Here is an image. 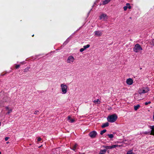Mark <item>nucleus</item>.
<instances>
[{
  "mask_svg": "<svg viewBox=\"0 0 154 154\" xmlns=\"http://www.w3.org/2000/svg\"><path fill=\"white\" fill-rule=\"evenodd\" d=\"M97 135V132L94 131H91L89 134V136L91 138H94Z\"/></svg>",
  "mask_w": 154,
  "mask_h": 154,
  "instance_id": "nucleus-4",
  "label": "nucleus"
},
{
  "mask_svg": "<svg viewBox=\"0 0 154 154\" xmlns=\"http://www.w3.org/2000/svg\"><path fill=\"white\" fill-rule=\"evenodd\" d=\"M84 50H85L84 48H81L80 49V52H83Z\"/></svg>",
  "mask_w": 154,
  "mask_h": 154,
  "instance_id": "nucleus-30",
  "label": "nucleus"
},
{
  "mask_svg": "<svg viewBox=\"0 0 154 154\" xmlns=\"http://www.w3.org/2000/svg\"><path fill=\"white\" fill-rule=\"evenodd\" d=\"M9 137H6L5 138V140L6 141H7L9 139Z\"/></svg>",
  "mask_w": 154,
  "mask_h": 154,
  "instance_id": "nucleus-29",
  "label": "nucleus"
},
{
  "mask_svg": "<svg viewBox=\"0 0 154 154\" xmlns=\"http://www.w3.org/2000/svg\"><path fill=\"white\" fill-rule=\"evenodd\" d=\"M34 36V35H32V37H33V36Z\"/></svg>",
  "mask_w": 154,
  "mask_h": 154,
  "instance_id": "nucleus-37",
  "label": "nucleus"
},
{
  "mask_svg": "<svg viewBox=\"0 0 154 154\" xmlns=\"http://www.w3.org/2000/svg\"><path fill=\"white\" fill-rule=\"evenodd\" d=\"M67 120L69 121L70 123H73L75 121V119H72L70 116H68L67 117Z\"/></svg>",
  "mask_w": 154,
  "mask_h": 154,
  "instance_id": "nucleus-9",
  "label": "nucleus"
},
{
  "mask_svg": "<svg viewBox=\"0 0 154 154\" xmlns=\"http://www.w3.org/2000/svg\"><path fill=\"white\" fill-rule=\"evenodd\" d=\"M153 119L154 121V113H153Z\"/></svg>",
  "mask_w": 154,
  "mask_h": 154,
  "instance_id": "nucleus-36",
  "label": "nucleus"
},
{
  "mask_svg": "<svg viewBox=\"0 0 154 154\" xmlns=\"http://www.w3.org/2000/svg\"><path fill=\"white\" fill-rule=\"evenodd\" d=\"M1 123L0 122V126H1Z\"/></svg>",
  "mask_w": 154,
  "mask_h": 154,
  "instance_id": "nucleus-39",
  "label": "nucleus"
},
{
  "mask_svg": "<svg viewBox=\"0 0 154 154\" xmlns=\"http://www.w3.org/2000/svg\"><path fill=\"white\" fill-rule=\"evenodd\" d=\"M133 50L135 52L138 53L141 52L143 49L139 44H137L135 45Z\"/></svg>",
  "mask_w": 154,
  "mask_h": 154,
  "instance_id": "nucleus-2",
  "label": "nucleus"
},
{
  "mask_svg": "<svg viewBox=\"0 0 154 154\" xmlns=\"http://www.w3.org/2000/svg\"><path fill=\"white\" fill-rule=\"evenodd\" d=\"M140 69H142V68H140Z\"/></svg>",
  "mask_w": 154,
  "mask_h": 154,
  "instance_id": "nucleus-41",
  "label": "nucleus"
},
{
  "mask_svg": "<svg viewBox=\"0 0 154 154\" xmlns=\"http://www.w3.org/2000/svg\"><path fill=\"white\" fill-rule=\"evenodd\" d=\"M90 45L89 44H88L86 45H85L83 46V48L85 50L87 48H89Z\"/></svg>",
  "mask_w": 154,
  "mask_h": 154,
  "instance_id": "nucleus-19",
  "label": "nucleus"
},
{
  "mask_svg": "<svg viewBox=\"0 0 154 154\" xmlns=\"http://www.w3.org/2000/svg\"><path fill=\"white\" fill-rule=\"evenodd\" d=\"M148 103L147 102H146L145 103V104L146 105H147L148 104Z\"/></svg>",
  "mask_w": 154,
  "mask_h": 154,
  "instance_id": "nucleus-34",
  "label": "nucleus"
},
{
  "mask_svg": "<svg viewBox=\"0 0 154 154\" xmlns=\"http://www.w3.org/2000/svg\"><path fill=\"white\" fill-rule=\"evenodd\" d=\"M106 129H104L103 130L101 131L100 132V134L101 135H103L104 133L106 132Z\"/></svg>",
  "mask_w": 154,
  "mask_h": 154,
  "instance_id": "nucleus-18",
  "label": "nucleus"
},
{
  "mask_svg": "<svg viewBox=\"0 0 154 154\" xmlns=\"http://www.w3.org/2000/svg\"><path fill=\"white\" fill-rule=\"evenodd\" d=\"M148 104H150L151 103V102L150 101H149V102H147Z\"/></svg>",
  "mask_w": 154,
  "mask_h": 154,
  "instance_id": "nucleus-35",
  "label": "nucleus"
},
{
  "mask_svg": "<svg viewBox=\"0 0 154 154\" xmlns=\"http://www.w3.org/2000/svg\"><path fill=\"white\" fill-rule=\"evenodd\" d=\"M109 123L108 122H107L106 123L103 124V125H102L101 127L102 128H103L105 127H107V126H109Z\"/></svg>",
  "mask_w": 154,
  "mask_h": 154,
  "instance_id": "nucleus-13",
  "label": "nucleus"
},
{
  "mask_svg": "<svg viewBox=\"0 0 154 154\" xmlns=\"http://www.w3.org/2000/svg\"><path fill=\"white\" fill-rule=\"evenodd\" d=\"M153 98H154V97Z\"/></svg>",
  "mask_w": 154,
  "mask_h": 154,
  "instance_id": "nucleus-43",
  "label": "nucleus"
},
{
  "mask_svg": "<svg viewBox=\"0 0 154 154\" xmlns=\"http://www.w3.org/2000/svg\"><path fill=\"white\" fill-rule=\"evenodd\" d=\"M20 67V65H17L15 66V68L16 69H18Z\"/></svg>",
  "mask_w": 154,
  "mask_h": 154,
  "instance_id": "nucleus-27",
  "label": "nucleus"
},
{
  "mask_svg": "<svg viewBox=\"0 0 154 154\" xmlns=\"http://www.w3.org/2000/svg\"><path fill=\"white\" fill-rule=\"evenodd\" d=\"M8 110V112L7 113V114H9V113L11 112L12 111V110L11 109H9Z\"/></svg>",
  "mask_w": 154,
  "mask_h": 154,
  "instance_id": "nucleus-25",
  "label": "nucleus"
},
{
  "mask_svg": "<svg viewBox=\"0 0 154 154\" xmlns=\"http://www.w3.org/2000/svg\"><path fill=\"white\" fill-rule=\"evenodd\" d=\"M9 143V142H7V143Z\"/></svg>",
  "mask_w": 154,
  "mask_h": 154,
  "instance_id": "nucleus-38",
  "label": "nucleus"
},
{
  "mask_svg": "<svg viewBox=\"0 0 154 154\" xmlns=\"http://www.w3.org/2000/svg\"><path fill=\"white\" fill-rule=\"evenodd\" d=\"M100 20L103 19V20H105L107 19V16L105 14H101L100 17Z\"/></svg>",
  "mask_w": 154,
  "mask_h": 154,
  "instance_id": "nucleus-8",
  "label": "nucleus"
},
{
  "mask_svg": "<svg viewBox=\"0 0 154 154\" xmlns=\"http://www.w3.org/2000/svg\"><path fill=\"white\" fill-rule=\"evenodd\" d=\"M95 35L97 37L101 36L103 34V31H96L94 32Z\"/></svg>",
  "mask_w": 154,
  "mask_h": 154,
  "instance_id": "nucleus-6",
  "label": "nucleus"
},
{
  "mask_svg": "<svg viewBox=\"0 0 154 154\" xmlns=\"http://www.w3.org/2000/svg\"><path fill=\"white\" fill-rule=\"evenodd\" d=\"M39 112V111L38 110H36L35 111L34 114H37Z\"/></svg>",
  "mask_w": 154,
  "mask_h": 154,
  "instance_id": "nucleus-28",
  "label": "nucleus"
},
{
  "mask_svg": "<svg viewBox=\"0 0 154 154\" xmlns=\"http://www.w3.org/2000/svg\"><path fill=\"white\" fill-rule=\"evenodd\" d=\"M103 147L106 148V149H111V146H103Z\"/></svg>",
  "mask_w": 154,
  "mask_h": 154,
  "instance_id": "nucleus-17",
  "label": "nucleus"
},
{
  "mask_svg": "<svg viewBox=\"0 0 154 154\" xmlns=\"http://www.w3.org/2000/svg\"><path fill=\"white\" fill-rule=\"evenodd\" d=\"M42 140V139L40 137H38L37 139V141H40Z\"/></svg>",
  "mask_w": 154,
  "mask_h": 154,
  "instance_id": "nucleus-31",
  "label": "nucleus"
},
{
  "mask_svg": "<svg viewBox=\"0 0 154 154\" xmlns=\"http://www.w3.org/2000/svg\"><path fill=\"white\" fill-rule=\"evenodd\" d=\"M130 19H131V17H130Z\"/></svg>",
  "mask_w": 154,
  "mask_h": 154,
  "instance_id": "nucleus-42",
  "label": "nucleus"
},
{
  "mask_svg": "<svg viewBox=\"0 0 154 154\" xmlns=\"http://www.w3.org/2000/svg\"><path fill=\"white\" fill-rule=\"evenodd\" d=\"M78 145L77 144H75L72 147V148H71V149L75 151V150L76 149V148L77 146Z\"/></svg>",
  "mask_w": 154,
  "mask_h": 154,
  "instance_id": "nucleus-15",
  "label": "nucleus"
},
{
  "mask_svg": "<svg viewBox=\"0 0 154 154\" xmlns=\"http://www.w3.org/2000/svg\"><path fill=\"white\" fill-rule=\"evenodd\" d=\"M108 136L110 138H112L113 137V135L112 134H108Z\"/></svg>",
  "mask_w": 154,
  "mask_h": 154,
  "instance_id": "nucleus-21",
  "label": "nucleus"
},
{
  "mask_svg": "<svg viewBox=\"0 0 154 154\" xmlns=\"http://www.w3.org/2000/svg\"><path fill=\"white\" fill-rule=\"evenodd\" d=\"M140 107L139 105H137V106H134V109L135 110H137Z\"/></svg>",
  "mask_w": 154,
  "mask_h": 154,
  "instance_id": "nucleus-16",
  "label": "nucleus"
},
{
  "mask_svg": "<svg viewBox=\"0 0 154 154\" xmlns=\"http://www.w3.org/2000/svg\"><path fill=\"white\" fill-rule=\"evenodd\" d=\"M74 60V58L72 56H70L68 57L67 62L68 63H71L73 62Z\"/></svg>",
  "mask_w": 154,
  "mask_h": 154,
  "instance_id": "nucleus-5",
  "label": "nucleus"
},
{
  "mask_svg": "<svg viewBox=\"0 0 154 154\" xmlns=\"http://www.w3.org/2000/svg\"><path fill=\"white\" fill-rule=\"evenodd\" d=\"M148 91V89H143L142 90H140L139 94H144L147 92Z\"/></svg>",
  "mask_w": 154,
  "mask_h": 154,
  "instance_id": "nucleus-11",
  "label": "nucleus"
},
{
  "mask_svg": "<svg viewBox=\"0 0 154 154\" xmlns=\"http://www.w3.org/2000/svg\"><path fill=\"white\" fill-rule=\"evenodd\" d=\"M150 133V132H146V131L145 132H144V134H149Z\"/></svg>",
  "mask_w": 154,
  "mask_h": 154,
  "instance_id": "nucleus-32",
  "label": "nucleus"
},
{
  "mask_svg": "<svg viewBox=\"0 0 154 154\" xmlns=\"http://www.w3.org/2000/svg\"><path fill=\"white\" fill-rule=\"evenodd\" d=\"M128 8V6L126 5V6H125L123 7V9L124 11H126Z\"/></svg>",
  "mask_w": 154,
  "mask_h": 154,
  "instance_id": "nucleus-26",
  "label": "nucleus"
},
{
  "mask_svg": "<svg viewBox=\"0 0 154 154\" xmlns=\"http://www.w3.org/2000/svg\"><path fill=\"white\" fill-rule=\"evenodd\" d=\"M0 154H1V152H0Z\"/></svg>",
  "mask_w": 154,
  "mask_h": 154,
  "instance_id": "nucleus-40",
  "label": "nucleus"
},
{
  "mask_svg": "<svg viewBox=\"0 0 154 154\" xmlns=\"http://www.w3.org/2000/svg\"><path fill=\"white\" fill-rule=\"evenodd\" d=\"M126 82L127 84L131 85L133 83V81L131 78H129L127 79Z\"/></svg>",
  "mask_w": 154,
  "mask_h": 154,
  "instance_id": "nucleus-7",
  "label": "nucleus"
},
{
  "mask_svg": "<svg viewBox=\"0 0 154 154\" xmlns=\"http://www.w3.org/2000/svg\"><path fill=\"white\" fill-rule=\"evenodd\" d=\"M117 117V116L116 114H114L108 116L107 120L110 122H113L116 121Z\"/></svg>",
  "mask_w": 154,
  "mask_h": 154,
  "instance_id": "nucleus-1",
  "label": "nucleus"
},
{
  "mask_svg": "<svg viewBox=\"0 0 154 154\" xmlns=\"http://www.w3.org/2000/svg\"><path fill=\"white\" fill-rule=\"evenodd\" d=\"M126 5L128 6V8L129 9H131V6L130 5L129 3H127Z\"/></svg>",
  "mask_w": 154,
  "mask_h": 154,
  "instance_id": "nucleus-24",
  "label": "nucleus"
},
{
  "mask_svg": "<svg viewBox=\"0 0 154 154\" xmlns=\"http://www.w3.org/2000/svg\"><path fill=\"white\" fill-rule=\"evenodd\" d=\"M106 152V149L101 150L100 151V152L99 154H105Z\"/></svg>",
  "mask_w": 154,
  "mask_h": 154,
  "instance_id": "nucleus-12",
  "label": "nucleus"
},
{
  "mask_svg": "<svg viewBox=\"0 0 154 154\" xmlns=\"http://www.w3.org/2000/svg\"><path fill=\"white\" fill-rule=\"evenodd\" d=\"M61 89L62 90V93L63 94H65L67 92V86L66 85L62 84L60 85Z\"/></svg>",
  "mask_w": 154,
  "mask_h": 154,
  "instance_id": "nucleus-3",
  "label": "nucleus"
},
{
  "mask_svg": "<svg viewBox=\"0 0 154 154\" xmlns=\"http://www.w3.org/2000/svg\"><path fill=\"white\" fill-rule=\"evenodd\" d=\"M118 145H117V144L113 145H112V146H111V149H112V148H116L117 147H118Z\"/></svg>",
  "mask_w": 154,
  "mask_h": 154,
  "instance_id": "nucleus-20",
  "label": "nucleus"
},
{
  "mask_svg": "<svg viewBox=\"0 0 154 154\" xmlns=\"http://www.w3.org/2000/svg\"><path fill=\"white\" fill-rule=\"evenodd\" d=\"M111 0H104V1H103V5H106L108 4L110 1Z\"/></svg>",
  "mask_w": 154,
  "mask_h": 154,
  "instance_id": "nucleus-14",
  "label": "nucleus"
},
{
  "mask_svg": "<svg viewBox=\"0 0 154 154\" xmlns=\"http://www.w3.org/2000/svg\"><path fill=\"white\" fill-rule=\"evenodd\" d=\"M149 127L150 128L152 129L150 134L154 135V125L152 126H150Z\"/></svg>",
  "mask_w": 154,
  "mask_h": 154,
  "instance_id": "nucleus-10",
  "label": "nucleus"
},
{
  "mask_svg": "<svg viewBox=\"0 0 154 154\" xmlns=\"http://www.w3.org/2000/svg\"><path fill=\"white\" fill-rule=\"evenodd\" d=\"M134 153L132 152V150H130L126 154H134Z\"/></svg>",
  "mask_w": 154,
  "mask_h": 154,
  "instance_id": "nucleus-22",
  "label": "nucleus"
},
{
  "mask_svg": "<svg viewBox=\"0 0 154 154\" xmlns=\"http://www.w3.org/2000/svg\"><path fill=\"white\" fill-rule=\"evenodd\" d=\"M5 108L6 109H7V110H8V109H9V108L8 107H7V106H6L5 107Z\"/></svg>",
  "mask_w": 154,
  "mask_h": 154,
  "instance_id": "nucleus-33",
  "label": "nucleus"
},
{
  "mask_svg": "<svg viewBox=\"0 0 154 154\" xmlns=\"http://www.w3.org/2000/svg\"><path fill=\"white\" fill-rule=\"evenodd\" d=\"M94 103H98V102H99L100 103V100L99 99H97V100H94Z\"/></svg>",
  "mask_w": 154,
  "mask_h": 154,
  "instance_id": "nucleus-23",
  "label": "nucleus"
}]
</instances>
